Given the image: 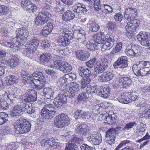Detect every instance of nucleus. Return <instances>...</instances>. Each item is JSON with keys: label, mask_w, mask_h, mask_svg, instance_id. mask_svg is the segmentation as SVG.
<instances>
[{"label": "nucleus", "mask_w": 150, "mask_h": 150, "mask_svg": "<svg viewBox=\"0 0 150 150\" xmlns=\"http://www.w3.org/2000/svg\"><path fill=\"white\" fill-rule=\"evenodd\" d=\"M54 123L56 127L62 128L67 126L70 123L68 115L64 113L59 114L54 118Z\"/></svg>", "instance_id": "obj_3"}, {"label": "nucleus", "mask_w": 150, "mask_h": 150, "mask_svg": "<svg viewBox=\"0 0 150 150\" xmlns=\"http://www.w3.org/2000/svg\"><path fill=\"white\" fill-rule=\"evenodd\" d=\"M139 21L138 19L129 21L125 27V29L128 32H133L139 25Z\"/></svg>", "instance_id": "obj_23"}, {"label": "nucleus", "mask_w": 150, "mask_h": 150, "mask_svg": "<svg viewBox=\"0 0 150 150\" xmlns=\"http://www.w3.org/2000/svg\"><path fill=\"white\" fill-rule=\"evenodd\" d=\"M137 15V9L134 8L130 7L125 9L124 17L125 19L129 21L135 20V18Z\"/></svg>", "instance_id": "obj_15"}, {"label": "nucleus", "mask_w": 150, "mask_h": 150, "mask_svg": "<svg viewBox=\"0 0 150 150\" xmlns=\"http://www.w3.org/2000/svg\"><path fill=\"white\" fill-rule=\"evenodd\" d=\"M28 103V102H22V106L23 108V110L29 114H33L35 112V110L33 107H31Z\"/></svg>", "instance_id": "obj_36"}, {"label": "nucleus", "mask_w": 150, "mask_h": 150, "mask_svg": "<svg viewBox=\"0 0 150 150\" xmlns=\"http://www.w3.org/2000/svg\"><path fill=\"white\" fill-rule=\"evenodd\" d=\"M86 93L88 94L89 98H91L92 95L95 93L96 88L95 86H92L90 85H88L86 86Z\"/></svg>", "instance_id": "obj_44"}, {"label": "nucleus", "mask_w": 150, "mask_h": 150, "mask_svg": "<svg viewBox=\"0 0 150 150\" xmlns=\"http://www.w3.org/2000/svg\"><path fill=\"white\" fill-rule=\"evenodd\" d=\"M77 149V146L75 144L70 143L68 146H66L64 150H76Z\"/></svg>", "instance_id": "obj_59"}, {"label": "nucleus", "mask_w": 150, "mask_h": 150, "mask_svg": "<svg viewBox=\"0 0 150 150\" xmlns=\"http://www.w3.org/2000/svg\"><path fill=\"white\" fill-rule=\"evenodd\" d=\"M118 100L120 102L122 103L126 104L129 103V101H128V96L124 93L119 96Z\"/></svg>", "instance_id": "obj_45"}, {"label": "nucleus", "mask_w": 150, "mask_h": 150, "mask_svg": "<svg viewBox=\"0 0 150 150\" xmlns=\"http://www.w3.org/2000/svg\"><path fill=\"white\" fill-rule=\"evenodd\" d=\"M65 94H60L56 97L54 99V104L56 108H59L63 105L67 101H71L72 98L69 97V95L66 94L64 91Z\"/></svg>", "instance_id": "obj_8"}, {"label": "nucleus", "mask_w": 150, "mask_h": 150, "mask_svg": "<svg viewBox=\"0 0 150 150\" xmlns=\"http://www.w3.org/2000/svg\"><path fill=\"white\" fill-rule=\"evenodd\" d=\"M21 5L23 8H25L30 13L36 11L37 10V6L29 1H22L21 2Z\"/></svg>", "instance_id": "obj_21"}, {"label": "nucleus", "mask_w": 150, "mask_h": 150, "mask_svg": "<svg viewBox=\"0 0 150 150\" xmlns=\"http://www.w3.org/2000/svg\"><path fill=\"white\" fill-rule=\"evenodd\" d=\"M139 66H142L146 68L150 69V62L147 61H142L139 62Z\"/></svg>", "instance_id": "obj_49"}, {"label": "nucleus", "mask_w": 150, "mask_h": 150, "mask_svg": "<svg viewBox=\"0 0 150 150\" xmlns=\"http://www.w3.org/2000/svg\"><path fill=\"white\" fill-rule=\"evenodd\" d=\"M72 70L71 66L67 62H64L60 68V70L64 73H69Z\"/></svg>", "instance_id": "obj_38"}, {"label": "nucleus", "mask_w": 150, "mask_h": 150, "mask_svg": "<svg viewBox=\"0 0 150 150\" xmlns=\"http://www.w3.org/2000/svg\"><path fill=\"white\" fill-rule=\"evenodd\" d=\"M17 37L13 38L10 47H16L25 44L27 40L29 33L28 30L24 27L20 28L16 30Z\"/></svg>", "instance_id": "obj_1"}, {"label": "nucleus", "mask_w": 150, "mask_h": 150, "mask_svg": "<svg viewBox=\"0 0 150 150\" xmlns=\"http://www.w3.org/2000/svg\"><path fill=\"white\" fill-rule=\"evenodd\" d=\"M9 105L6 101H2L0 106V110H6L9 108Z\"/></svg>", "instance_id": "obj_55"}, {"label": "nucleus", "mask_w": 150, "mask_h": 150, "mask_svg": "<svg viewBox=\"0 0 150 150\" xmlns=\"http://www.w3.org/2000/svg\"><path fill=\"white\" fill-rule=\"evenodd\" d=\"M122 47V43L121 42L118 43L115 47V51L112 53L114 54L120 52L121 51Z\"/></svg>", "instance_id": "obj_58"}, {"label": "nucleus", "mask_w": 150, "mask_h": 150, "mask_svg": "<svg viewBox=\"0 0 150 150\" xmlns=\"http://www.w3.org/2000/svg\"><path fill=\"white\" fill-rule=\"evenodd\" d=\"M137 98L138 96L136 93L132 92L128 96V101H129V103L135 101Z\"/></svg>", "instance_id": "obj_48"}, {"label": "nucleus", "mask_w": 150, "mask_h": 150, "mask_svg": "<svg viewBox=\"0 0 150 150\" xmlns=\"http://www.w3.org/2000/svg\"><path fill=\"white\" fill-rule=\"evenodd\" d=\"M95 64L97 66L94 69L95 74L97 76L108 69V62L106 59L103 58L96 62Z\"/></svg>", "instance_id": "obj_6"}, {"label": "nucleus", "mask_w": 150, "mask_h": 150, "mask_svg": "<svg viewBox=\"0 0 150 150\" xmlns=\"http://www.w3.org/2000/svg\"><path fill=\"white\" fill-rule=\"evenodd\" d=\"M65 10V6L64 5H59L56 7L55 9V11L59 14L62 13Z\"/></svg>", "instance_id": "obj_51"}, {"label": "nucleus", "mask_w": 150, "mask_h": 150, "mask_svg": "<svg viewBox=\"0 0 150 150\" xmlns=\"http://www.w3.org/2000/svg\"><path fill=\"white\" fill-rule=\"evenodd\" d=\"M87 139L91 143L94 145H98L101 143L102 137L100 133H94L90 134L87 137Z\"/></svg>", "instance_id": "obj_17"}, {"label": "nucleus", "mask_w": 150, "mask_h": 150, "mask_svg": "<svg viewBox=\"0 0 150 150\" xmlns=\"http://www.w3.org/2000/svg\"><path fill=\"white\" fill-rule=\"evenodd\" d=\"M92 36L93 40L98 45L101 44L102 43L105 42V38L103 36L102 34L101 33L93 35Z\"/></svg>", "instance_id": "obj_35"}, {"label": "nucleus", "mask_w": 150, "mask_h": 150, "mask_svg": "<svg viewBox=\"0 0 150 150\" xmlns=\"http://www.w3.org/2000/svg\"><path fill=\"white\" fill-rule=\"evenodd\" d=\"M137 37L138 40L142 45L145 47L150 45V37L148 33L145 31L140 32Z\"/></svg>", "instance_id": "obj_13"}, {"label": "nucleus", "mask_w": 150, "mask_h": 150, "mask_svg": "<svg viewBox=\"0 0 150 150\" xmlns=\"http://www.w3.org/2000/svg\"><path fill=\"white\" fill-rule=\"evenodd\" d=\"M90 76H84L81 81V89H84L91 82V80L89 77Z\"/></svg>", "instance_id": "obj_42"}, {"label": "nucleus", "mask_w": 150, "mask_h": 150, "mask_svg": "<svg viewBox=\"0 0 150 150\" xmlns=\"http://www.w3.org/2000/svg\"><path fill=\"white\" fill-rule=\"evenodd\" d=\"M104 74L106 78L107 81L112 80L114 78V75L111 72L109 71L104 72Z\"/></svg>", "instance_id": "obj_56"}, {"label": "nucleus", "mask_w": 150, "mask_h": 150, "mask_svg": "<svg viewBox=\"0 0 150 150\" xmlns=\"http://www.w3.org/2000/svg\"><path fill=\"white\" fill-rule=\"evenodd\" d=\"M17 90V88L13 86L9 87L8 88L7 92L8 93H11L13 94H16V91Z\"/></svg>", "instance_id": "obj_61"}, {"label": "nucleus", "mask_w": 150, "mask_h": 150, "mask_svg": "<svg viewBox=\"0 0 150 150\" xmlns=\"http://www.w3.org/2000/svg\"><path fill=\"white\" fill-rule=\"evenodd\" d=\"M14 126L17 133L23 134L30 130L31 125L26 119L21 117L16 121Z\"/></svg>", "instance_id": "obj_2"}, {"label": "nucleus", "mask_w": 150, "mask_h": 150, "mask_svg": "<svg viewBox=\"0 0 150 150\" xmlns=\"http://www.w3.org/2000/svg\"><path fill=\"white\" fill-rule=\"evenodd\" d=\"M113 112L111 111L109 112V114H107L103 116V117L105 119L107 123L109 124H112L116 122L117 117L115 116V114H110Z\"/></svg>", "instance_id": "obj_28"}, {"label": "nucleus", "mask_w": 150, "mask_h": 150, "mask_svg": "<svg viewBox=\"0 0 150 150\" xmlns=\"http://www.w3.org/2000/svg\"><path fill=\"white\" fill-rule=\"evenodd\" d=\"M94 9L97 11H99L101 7L100 0H94Z\"/></svg>", "instance_id": "obj_62"}, {"label": "nucleus", "mask_w": 150, "mask_h": 150, "mask_svg": "<svg viewBox=\"0 0 150 150\" xmlns=\"http://www.w3.org/2000/svg\"><path fill=\"white\" fill-rule=\"evenodd\" d=\"M89 98V97L88 96V94H87L86 92H85L79 95L77 100L79 101L84 99H88Z\"/></svg>", "instance_id": "obj_50"}, {"label": "nucleus", "mask_w": 150, "mask_h": 150, "mask_svg": "<svg viewBox=\"0 0 150 150\" xmlns=\"http://www.w3.org/2000/svg\"><path fill=\"white\" fill-rule=\"evenodd\" d=\"M53 24L52 23H48L47 25L44 27L42 30V35L46 37L49 34L53 28Z\"/></svg>", "instance_id": "obj_31"}, {"label": "nucleus", "mask_w": 150, "mask_h": 150, "mask_svg": "<svg viewBox=\"0 0 150 150\" xmlns=\"http://www.w3.org/2000/svg\"><path fill=\"white\" fill-rule=\"evenodd\" d=\"M73 11L74 12L77 13L86 12L87 11L86 6L83 4L80 3L75 4L72 7Z\"/></svg>", "instance_id": "obj_27"}, {"label": "nucleus", "mask_w": 150, "mask_h": 150, "mask_svg": "<svg viewBox=\"0 0 150 150\" xmlns=\"http://www.w3.org/2000/svg\"><path fill=\"white\" fill-rule=\"evenodd\" d=\"M96 58H94L92 60H90L86 63L87 67L91 70V69L93 67L94 63L95 62Z\"/></svg>", "instance_id": "obj_54"}, {"label": "nucleus", "mask_w": 150, "mask_h": 150, "mask_svg": "<svg viewBox=\"0 0 150 150\" xmlns=\"http://www.w3.org/2000/svg\"><path fill=\"white\" fill-rule=\"evenodd\" d=\"M39 44V41L36 38H34L30 40L27 43L26 56L30 58L33 57L32 53L34 52Z\"/></svg>", "instance_id": "obj_7"}, {"label": "nucleus", "mask_w": 150, "mask_h": 150, "mask_svg": "<svg viewBox=\"0 0 150 150\" xmlns=\"http://www.w3.org/2000/svg\"><path fill=\"white\" fill-rule=\"evenodd\" d=\"M110 88L108 85H105L97 93L98 96L103 98H107L110 93Z\"/></svg>", "instance_id": "obj_26"}, {"label": "nucleus", "mask_w": 150, "mask_h": 150, "mask_svg": "<svg viewBox=\"0 0 150 150\" xmlns=\"http://www.w3.org/2000/svg\"><path fill=\"white\" fill-rule=\"evenodd\" d=\"M45 82L46 81H41L39 82H34L35 83L33 82H30V84L34 89L37 90H40L45 86Z\"/></svg>", "instance_id": "obj_37"}, {"label": "nucleus", "mask_w": 150, "mask_h": 150, "mask_svg": "<svg viewBox=\"0 0 150 150\" xmlns=\"http://www.w3.org/2000/svg\"><path fill=\"white\" fill-rule=\"evenodd\" d=\"M105 38V42L100 44L101 50L103 51L110 49L113 47L115 41L114 37L112 35H110L107 40Z\"/></svg>", "instance_id": "obj_16"}, {"label": "nucleus", "mask_w": 150, "mask_h": 150, "mask_svg": "<svg viewBox=\"0 0 150 150\" xmlns=\"http://www.w3.org/2000/svg\"><path fill=\"white\" fill-rule=\"evenodd\" d=\"M72 87H70L68 90H64L66 94H69L67 95H69V97L74 98L75 95L77 94L78 91L79 90V85L76 82H72Z\"/></svg>", "instance_id": "obj_19"}, {"label": "nucleus", "mask_w": 150, "mask_h": 150, "mask_svg": "<svg viewBox=\"0 0 150 150\" xmlns=\"http://www.w3.org/2000/svg\"><path fill=\"white\" fill-rule=\"evenodd\" d=\"M81 150H92L93 148L86 144H83L80 146Z\"/></svg>", "instance_id": "obj_64"}, {"label": "nucleus", "mask_w": 150, "mask_h": 150, "mask_svg": "<svg viewBox=\"0 0 150 150\" xmlns=\"http://www.w3.org/2000/svg\"><path fill=\"white\" fill-rule=\"evenodd\" d=\"M131 79L128 77H120L119 79V85L123 88L131 83Z\"/></svg>", "instance_id": "obj_33"}, {"label": "nucleus", "mask_w": 150, "mask_h": 150, "mask_svg": "<svg viewBox=\"0 0 150 150\" xmlns=\"http://www.w3.org/2000/svg\"><path fill=\"white\" fill-rule=\"evenodd\" d=\"M16 144L15 143H12L10 144H7V145H3L2 146L4 147L6 146V150H14L16 149Z\"/></svg>", "instance_id": "obj_52"}, {"label": "nucleus", "mask_w": 150, "mask_h": 150, "mask_svg": "<svg viewBox=\"0 0 150 150\" xmlns=\"http://www.w3.org/2000/svg\"><path fill=\"white\" fill-rule=\"evenodd\" d=\"M57 112L56 108L53 104L49 103L46 104L42 110L41 115L42 117L47 119H50Z\"/></svg>", "instance_id": "obj_4"}, {"label": "nucleus", "mask_w": 150, "mask_h": 150, "mask_svg": "<svg viewBox=\"0 0 150 150\" xmlns=\"http://www.w3.org/2000/svg\"><path fill=\"white\" fill-rule=\"evenodd\" d=\"M8 80V85H12L14 83H17L18 81V79L17 76L14 75H10L7 76Z\"/></svg>", "instance_id": "obj_41"}, {"label": "nucleus", "mask_w": 150, "mask_h": 150, "mask_svg": "<svg viewBox=\"0 0 150 150\" xmlns=\"http://www.w3.org/2000/svg\"><path fill=\"white\" fill-rule=\"evenodd\" d=\"M52 57L51 54L47 53H44L40 55L39 58V62L41 64L45 65Z\"/></svg>", "instance_id": "obj_30"}, {"label": "nucleus", "mask_w": 150, "mask_h": 150, "mask_svg": "<svg viewBox=\"0 0 150 150\" xmlns=\"http://www.w3.org/2000/svg\"><path fill=\"white\" fill-rule=\"evenodd\" d=\"M146 129V125L143 123H140L136 128V133L139 135H143Z\"/></svg>", "instance_id": "obj_39"}, {"label": "nucleus", "mask_w": 150, "mask_h": 150, "mask_svg": "<svg viewBox=\"0 0 150 150\" xmlns=\"http://www.w3.org/2000/svg\"><path fill=\"white\" fill-rule=\"evenodd\" d=\"M37 92L34 90L29 89L26 91L25 94L22 96V102L30 103L35 102L37 100Z\"/></svg>", "instance_id": "obj_5"}, {"label": "nucleus", "mask_w": 150, "mask_h": 150, "mask_svg": "<svg viewBox=\"0 0 150 150\" xmlns=\"http://www.w3.org/2000/svg\"><path fill=\"white\" fill-rule=\"evenodd\" d=\"M128 66V60L126 57L122 56L118 58L117 62L114 64L115 68H124Z\"/></svg>", "instance_id": "obj_22"}, {"label": "nucleus", "mask_w": 150, "mask_h": 150, "mask_svg": "<svg viewBox=\"0 0 150 150\" xmlns=\"http://www.w3.org/2000/svg\"><path fill=\"white\" fill-rule=\"evenodd\" d=\"M76 133L81 136H85L89 132V127L85 124L77 125L75 128Z\"/></svg>", "instance_id": "obj_18"}, {"label": "nucleus", "mask_w": 150, "mask_h": 150, "mask_svg": "<svg viewBox=\"0 0 150 150\" xmlns=\"http://www.w3.org/2000/svg\"><path fill=\"white\" fill-rule=\"evenodd\" d=\"M78 72L79 75L82 77L84 76H90L91 74V70L85 66H81L78 69Z\"/></svg>", "instance_id": "obj_29"}, {"label": "nucleus", "mask_w": 150, "mask_h": 150, "mask_svg": "<svg viewBox=\"0 0 150 150\" xmlns=\"http://www.w3.org/2000/svg\"><path fill=\"white\" fill-rule=\"evenodd\" d=\"M19 59L15 57H13L10 60L9 62V64L10 66L12 67H15L18 65L20 63Z\"/></svg>", "instance_id": "obj_43"}, {"label": "nucleus", "mask_w": 150, "mask_h": 150, "mask_svg": "<svg viewBox=\"0 0 150 150\" xmlns=\"http://www.w3.org/2000/svg\"><path fill=\"white\" fill-rule=\"evenodd\" d=\"M63 34L64 36L60 37L57 40L60 45L65 47L69 45L70 40L73 38V35L70 31H66Z\"/></svg>", "instance_id": "obj_10"}, {"label": "nucleus", "mask_w": 150, "mask_h": 150, "mask_svg": "<svg viewBox=\"0 0 150 150\" xmlns=\"http://www.w3.org/2000/svg\"><path fill=\"white\" fill-rule=\"evenodd\" d=\"M8 115L4 112H0V125H1L8 120Z\"/></svg>", "instance_id": "obj_46"}, {"label": "nucleus", "mask_w": 150, "mask_h": 150, "mask_svg": "<svg viewBox=\"0 0 150 150\" xmlns=\"http://www.w3.org/2000/svg\"><path fill=\"white\" fill-rule=\"evenodd\" d=\"M132 69L133 72L137 76H143L150 74V71L148 68L141 66H139V64L134 65Z\"/></svg>", "instance_id": "obj_12"}, {"label": "nucleus", "mask_w": 150, "mask_h": 150, "mask_svg": "<svg viewBox=\"0 0 150 150\" xmlns=\"http://www.w3.org/2000/svg\"><path fill=\"white\" fill-rule=\"evenodd\" d=\"M8 11V8L6 6L0 5V16L7 14Z\"/></svg>", "instance_id": "obj_47"}, {"label": "nucleus", "mask_w": 150, "mask_h": 150, "mask_svg": "<svg viewBox=\"0 0 150 150\" xmlns=\"http://www.w3.org/2000/svg\"><path fill=\"white\" fill-rule=\"evenodd\" d=\"M82 113L83 114L81 118L82 119H87L90 120L91 119V114L89 112H86L83 111V112Z\"/></svg>", "instance_id": "obj_57"}, {"label": "nucleus", "mask_w": 150, "mask_h": 150, "mask_svg": "<svg viewBox=\"0 0 150 150\" xmlns=\"http://www.w3.org/2000/svg\"><path fill=\"white\" fill-rule=\"evenodd\" d=\"M23 110L22 105H16L13 107L12 111L10 112V115L13 119H16L21 115Z\"/></svg>", "instance_id": "obj_25"}, {"label": "nucleus", "mask_w": 150, "mask_h": 150, "mask_svg": "<svg viewBox=\"0 0 150 150\" xmlns=\"http://www.w3.org/2000/svg\"><path fill=\"white\" fill-rule=\"evenodd\" d=\"M49 18V13L48 12H40L35 20V25L38 26L40 25H44L48 21Z\"/></svg>", "instance_id": "obj_11"}, {"label": "nucleus", "mask_w": 150, "mask_h": 150, "mask_svg": "<svg viewBox=\"0 0 150 150\" xmlns=\"http://www.w3.org/2000/svg\"><path fill=\"white\" fill-rule=\"evenodd\" d=\"M86 46L88 50L91 51L96 49L97 48L96 45L90 42L86 44Z\"/></svg>", "instance_id": "obj_53"}, {"label": "nucleus", "mask_w": 150, "mask_h": 150, "mask_svg": "<svg viewBox=\"0 0 150 150\" xmlns=\"http://www.w3.org/2000/svg\"><path fill=\"white\" fill-rule=\"evenodd\" d=\"M87 27L89 28V30L92 32L97 31L100 28L99 25L98 24L93 22L87 24Z\"/></svg>", "instance_id": "obj_40"}, {"label": "nucleus", "mask_w": 150, "mask_h": 150, "mask_svg": "<svg viewBox=\"0 0 150 150\" xmlns=\"http://www.w3.org/2000/svg\"><path fill=\"white\" fill-rule=\"evenodd\" d=\"M83 112V110H78L76 111L74 113V117L76 118H80L82 117V113Z\"/></svg>", "instance_id": "obj_63"}, {"label": "nucleus", "mask_w": 150, "mask_h": 150, "mask_svg": "<svg viewBox=\"0 0 150 150\" xmlns=\"http://www.w3.org/2000/svg\"><path fill=\"white\" fill-rule=\"evenodd\" d=\"M127 55L138 56L141 54V50L139 47L133 43L128 45L125 50Z\"/></svg>", "instance_id": "obj_9"}, {"label": "nucleus", "mask_w": 150, "mask_h": 150, "mask_svg": "<svg viewBox=\"0 0 150 150\" xmlns=\"http://www.w3.org/2000/svg\"><path fill=\"white\" fill-rule=\"evenodd\" d=\"M74 17V14L71 11L68 10L62 15V19L63 21L67 22L73 19Z\"/></svg>", "instance_id": "obj_32"}, {"label": "nucleus", "mask_w": 150, "mask_h": 150, "mask_svg": "<svg viewBox=\"0 0 150 150\" xmlns=\"http://www.w3.org/2000/svg\"><path fill=\"white\" fill-rule=\"evenodd\" d=\"M123 15L120 13H116L114 18L116 21H120L123 18Z\"/></svg>", "instance_id": "obj_60"}, {"label": "nucleus", "mask_w": 150, "mask_h": 150, "mask_svg": "<svg viewBox=\"0 0 150 150\" xmlns=\"http://www.w3.org/2000/svg\"><path fill=\"white\" fill-rule=\"evenodd\" d=\"M54 91L49 87L44 88L43 90L44 95L48 99H52L54 97Z\"/></svg>", "instance_id": "obj_34"}, {"label": "nucleus", "mask_w": 150, "mask_h": 150, "mask_svg": "<svg viewBox=\"0 0 150 150\" xmlns=\"http://www.w3.org/2000/svg\"><path fill=\"white\" fill-rule=\"evenodd\" d=\"M30 82L34 83L36 82H39L41 81H46V79L44 76L43 74L40 72H35L31 74L30 77Z\"/></svg>", "instance_id": "obj_20"}, {"label": "nucleus", "mask_w": 150, "mask_h": 150, "mask_svg": "<svg viewBox=\"0 0 150 150\" xmlns=\"http://www.w3.org/2000/svg\"><path fill=\"white\" fill-rule=\"evenodd\" d=\"M116 129L111 128L109 129L106 132L105 140L106 143L112 145L115 142V136Z\"/></svg>", "instance_id": "obj_14"}, {"label": "nucleus", "mask_w": 150, "mask_h": 150, "mask_svg": "<svg viewBox=\"0 0 150 150\" xmlns=\"http://www.w3.org/2000/svg\"><path fill=\"white\" fill-rule=\"evenodd\" d=\"M76 55L77 59L81 61H84L87 60L90 56V54L87 51L78 50L75 52Z\"/></svg>", "instance_id": "obj_24"}]
</instances>
